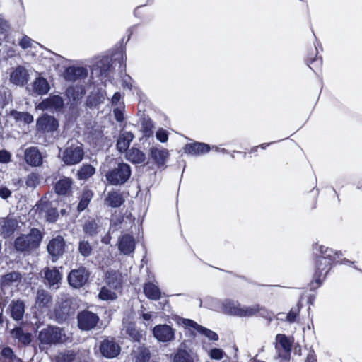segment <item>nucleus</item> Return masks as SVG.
I'll use <instances>...</instances> for the list:
<instances>
[{"instance_id":"24","label":"nucleus","mask_w":362,"mask_h":362,"mask_svg":"<svg viewBox=\"0 0 362 362\" xmlns=\"http://www.w3.org/2000/svg\"><path fill=\"white\" fill-rule=\"evenodd\" d=\"M122 330L123 334H127L134 341H139L142 337V334L135 328L132 322L124 321Z\"/></svg>"},{"instance_id":"54","label":"nucleus","mask_w":362,"mask_h":362,"mask_svg":"<svg viewBox=\"0 0 362 362\" xmlns=\"http://www.w3.org/2000/svg\"><path fill=\"white\" fill-rule=\"evenodd\" d=\"M37 180V176L35 175H30L27 180V185L28 186H34L35 182Z\"/></svg>"},{"instance_id":"63","label":"nucleus","mask_w":362,"mask_h":362,"mask_svg":"<svg viewBox=\"0 0 362 362\" xmlns=\"http://www.w3.org/2000/svg\"><path fill=\"white\" fill-rule=\"evenodd\" d=\"M265 146H266V144H262V145H261V147H262V148H265Z\"/></svg>"},{"instance_id":"3","label":"nucleus","mask_w":362,"mask_h":362,"mask_svg":"<svg viewBox=\"0 0 362 362\" xmlns=\"http://www.w3.org/2000/svg\"><path fill=\"white\" fill-rule=\"evenodd\" d=\"M120 274L117 272H110L107 274V283L108 287L104 286L99 293V298L103 300H112L117 298V293L112 288L117 290L121 284Z\"/></svg>"},{"instance_id":"16","label":"nucleus","mask_w":362,"mask_h":362,"mask_svg":"<svg viewBox=\"0 0 362 362\" xmlns=\"http://www.w3.org/2000/svg\"><path fill=\"white\" fill-rule=\"evenodd\" d=\"M56 317L59 320H64L66 317L74 313L75 308L71 306L70 300H65L55 308Z\"/></svg>"},{"instance_id":"56","label":"nucleus","mask_w":362,"mask_h":362,"mask_svg":"<svg viewBox=\"0 0 362 362\" xmlns=\"http://www.w3.org/2000/svg\"><path fill=\"white\" fill-rule=\"evenodd\" d=\"M305 362H317L316 356L313 351H310L308 354Z\"/></svg>"},{"instance_id":"48","label":"nucleus","mask_w":362,"mask_h":362,"mask_svg":"<svg viewBox=\"0 0 362 362\" xmlns=\"http://www.w3.org/2000/svg\"><path fill=\"white\" fill-rule=\"evenodd\" d=\"M33 43L34 41L27 36L23 37L19 42L21 47L23 49L32 47Z\"/></svg>"},{"instance_id":"44","label":"nucleus","mask_w":362,"mask_h":362,"mask_svg":"<svg viewBox=\"0 0 362 362\" xmlns=\"http://www.w3.org/2000/svg\"><path fill=\"white\" fill-rule=\"evenodd\" d=\"M74 355L71 351L60 353L56 356V362H72Z\"/></svg>"},{"instance_id":"11","label":"nucleus","mask_w":362,"mask_h":362,"mask_svg":"<svg viewBox=\"0 0 362 362\" xmlns=\"http://www.w3.org/2000/svg\"><path fill=\"white\" fill-rule=\"evenodd\" d=\"M89 274L85 268L72 270L69 276V284L74 288H80L88 281Z\"/></svg>"},{"instance_id":"62","label":"nucleus","mask_w":362,"mask_h":362,"mask_svg":"<svg viewBox=\"0 0 362 362\" xmlns=\"http://www.w3.org/2000/svg\"><path fill=\"white\" fill-rule=\"evenodd\" d=\"M215 148V150H216V151H218V147H216V146H213V148Z\"/></svg>"},{"instance_id":"60","label":"nucleus","mask_w":362,"mask_h":362,"mask_svg":"<svg viewBox=\"0 0 362 362\" xmlns=\"http://www.w3.org/2000/svg\"><path fill=\"white\" fill-rule=\"evenodd\" d=\"M3 322V315L2 313H0V324Z\"/></svg>"},{"instance_id":"35","label":"nucleus","mask_w":362,"mask_h":362,"mask_svg":"<svg viewBox=\"0 0 362 362\" xmlns=\"http://www.w3.org/2000/svg\"><path fill=\"white\" fill-rule=\"evenodd\" d=\"M45 277L51 286L57 285L62 279L59 272L57 269H48L45 272Z\"/></svg>"},{"instance_id":"36","label":"nucleus","mask_w":362,"mask_h":362,"mask_svg":"<svg viewBox=\"0 0 362 362\" xmlns=\"http://www.w3.org/2000/svg\"><path fill=\"white\" fill-rule=\"evenodd\" d=\"M18 227V221L16 219L7 218L3 225L2 233L4 236H9Z\"/></svg>"},{"instance_id":"6","label":"nucleus","mask_w":362,"mask_h":362,"mask_svg":"<svg viewBox=\"0 0 362 362\" xmlns=\"http://www.w3.org/2000/svg\"><path fill=\"white\" fill-rule=\"evenodd\" d=\"M181 321L182 325L187 329L192 334H200L211 341L218 340V335L215 332L197 324L196 322L189 319H182Z\"/></svg>"},{"instance_id":"17","label":"nucleus","mask_w":362,"mask_h":362,"mask_svg":"<svg viewBox=\"0 0 362 362\" xmlns=\"http://www.w3.org/2000/svg\"><path fill=\"white\" fill-rule=\"evenodd\" d=\"M50 90V86L46 78L39 76L31 84V91L37 95H45Z\"/></svg>"},{"instance_id":"41","label":"nucleus","mask_w":362,"mask_h":362,"mask_svg":"<svg viewBox=\"0 0 362 362\" xmlns=\"http://www.w3.org/2000/svg\"><path fill=\"white\" fill-rule=\"evenodd\" d=\"M92 196H93L92 192L88 190L85 191L83 193L81 199L80 200V202L78 205V210L79 211L84 210L87 207V206L89 204L90 200L92 198Z\"/></svg>"},{"instance_id":"4","label":"nucleus","mask_w":362,"mask_h":362,"mask_svg":"<svg viewBox=\"0 0 362 362\" xmlns=\"http://www.w3.org/2000/svg\"><path fill=\"white\" fill-rule=\"evenodd\" d=\"M83 157V150L81 144L69 141L67 146L62 154V159L64 163L68 165L78 163Z\"/></svg>"},{"instance_id":"51","label":"nucleus","mask_w":362,"mask_h":362,"mask_svg":"<svg viewBox=\"0 0 362 362\" xmlns=\"http://www.w3.org/2000/svg\"><path fill=\"white\" fill-rule=\"evenodd\" d=\"M47 220L49 222H54L57 217V212L55 209H52L47 212Z\"/></svg>"},{"instance_id":"49","label":"nucleus","mask_w":362,"mask_h":362,"mask_svg":"<svg viewBox=\"0 0 362 362\" xmlns=\"http://www.w3.org/2000/svg\"><path fill=\"white\" fill-rule=\"evenodd\" d=\"M11 153L6 151L1 150L0 151V163H7L11 160Z\"/></svg>"},{"instance_id":"33","label":"nucleus","mask_w":362,"mask_h":362,"mask_svg":"<svg viewBox=\"0 0 362 362\" xmlns=\"http://www.w3.org/2000/svg\"><path fill=\"white\" fill-rule=\"evenodd\" d=\"M50 300L51 297L47 291L44 290L38 291L35 300V307L37 308L47 307Z\"/></svg>"},{"instance_id":"23","label":"nucleus","mask_w":362,"mask_h":362,"mask_svg":"<svg viewBox=\"0 0 362 362\" xmlns=\"http://www.w3.org/2000/svg\"><path fill=\"white\" fill-rule=\"evenodd\" d=\"M143 290L148 298L156 300L160 298L161 292L153 282L149 281L144 284Z\"/></svg>"},{"instance_id":"9","label":"nucleus","mask_w":362,"mask_h":362,"mask_svg":"<svg viewBox=\"0 0 362 362\" xmlns=\"http://www.w3.org/2000/svg\"><path fill=\"white\" fill-rule=\"evenodd\" d=\"M153 337L159 342L168 343L175 338V331L171 326L166 324L156 325L153 329Z\"/></svg>"},{"instance_id":"34","label":"nucleus","mask_w":362,"mask_h":362,"mask_svg":"<svg viewBox=\"0 0 362 362\" xmlns=\"http://www.w3.org/2000/svg\"><path fill=\"white\" fill-rule=\"evenodd\" d=\"M123 202L122 195L117 192H110L105 199L106 204L112 207L119 206Z\"/></svg>"},{"instance_id":"45","label":"nucleus","mask_w":362,"mask_h":362,"mask_svg":"<svg viewBox=\"0 0 362 362\" xmlns=\"http://www.w3.org/2000/svg\"><path fill=\"white\" fill-rule=\"evenodd\" d=\"M207 352L209 356L214 360H221L225 355L224 351L222 349L218 348L210 349Z\"/></svg>"},{"instance_id":"26","label":"nucleus","mask_w":362,"mask_h":362,"mask_svg":"<svg viewBox=\"0 0 362 362\" xmlns=\"http://www.w3.org/2000/svg\"><path fill=\"white\" fill-rule=\"evenodd\" d=\"M126 158L133 163H141L146 160V155L136 148H132L126 153Z\"/></svg>"},{"instance_id":"38","label":"nucleus","mask_w":362,"mask_h":362,"mask_svg":"<svg viewBox=\"0 0 362 362\" xmlns=\"http://www.w3.org/2000/svg\"><path fill=\"white\" fill-rule=\"evenodd\" d=\"M276 341L285 351H290L292 341L286 335L281 334H277L276 337Z\"/></svg>"},{"instance_id":"12","label":"nucleus","mask_w":362,"mask_h":362,"mask_svg":"<svg viewBox=\"0 0 362 362\" xmlns=\"http://www.w3.org/2000/svg\"><path fill=\"white\" fill-rule=\"evenodd\" d=\"M121 348L112 339H105L100 346V351L101 354L107 358H112L119 355Z\"/></svg>"},{"instance_id":"1","label":"nucleus","mask_w":362,"mask_h":362,"mask_svg":"<svg viewBox=\"0 0 362 362\" xmlns=\"http://www.w3.org/2000/svg\"><path fill=\"white\" fill-rule=\"evenodd\" d=\"M223 311L228 315L240 317H250L255 315L260 308L257 305H242L238 302L226 300L222 304Z\"/></svg>"},{"instance_id":"27","label":"nucleus","mask_w":362,"mask_h":362,"mask_svg":"<svg viewBox=\"0 0 362 362\" xmlns=\"http://www.w3.org/2000/svg\"><path fill=\"white\" fill-rule=\"evenodd\" d=\"M20 279V274L16 272H13L3 276L1 279L0 284L2 288H6L17 284Z\"/></svg>"},{"instance_id":"64","label":"nucleus","mask_w":362,"mask_h":362,"mask_svg":"<svg viewBox=\"0 0 362 362\" xmlns=\"http://www.w3.org/2000/svg\"><path fill=\"white\" fill-rule=\"evenodd\" d=\"M312 64H313V63H310V64H309L310 69H313V67L312 66Z\"/></svg>"},{"instance_id":"46","label":"nucleus","mask_w":362,"mask_h":362,"mask_svg":"<svg viewBox=\"0 0 362 362\" xmlns=\"http://www.w3.org/2000/svg\"><path fill=\"white\" fill-rule=\"evenodd\" d=\"M78 250L82 255L87 257L90 255L92 248L88 242L83 240L79 243Z\"/></svg>"},{"instance_id":"53","label":"nucleus","mask_w":362,"mask_h":362,"mask_svg":"<svg viewBox=\"0 0 362 362\" xmlns=\"http://www.w3.org/2000/svg\"><path fill=\"white\" fill-rule=\"evenodd\" d=\"M298 313V308L296 310H291L287 315V320L290 322H293L296 318Z\"/></svg>"},{"instance_id":"5","label":"nucleus","mask_w":362,"mask_h":362,"mask_svg":"<svg viewBox=\"0 0 362 362\" xmlns=\"http://www.w3.org/2000/svg\"><path fill=\"white\" fill-rule=\"evenodd\" d=\"M130 167L127 163H119L117 167L106 175V178L112 185H121L124 183L130 177Z\"/></svg>"},{"instance_id":"28","label":"nucleus","mask_w":362,"mask_h":362,"mask_svg":"<svg viewBox=\"0 0 362 362\" xmlns=\"http://www.w3.org/2000/svg\"><path fill=\"white\" fill-rule=\"evenodd\" d=\"M151 156L159 165H163L168 158V151L165 148L153 147L151 150Z\"/></svg>"},{"instance_id":"13","label":"nucleus","mask_w":362,"mask_h":362,"mask_svg":"<svg viewBox=\"0 0 362 362\" xmlns=\"http://www.w3.org/2000/svg\"><path fill=\"white\" fill-rule=\"evenodd\" d=\"M36 126L39 131L52 132L57 130L59 124L54 117L45 115L37 120Z\"/></svg>"},{"instance_id":"21","label":"nucleus","mask_w":362,"mask_h":362,"mask_svg":"<svg viewBox=\"0 0 362 362\" xmlns=\"http://www.w3.org/2000/svg\"><path fill=\"white\" fill-rule=\"evenodd\" d=\"M135 248V241L132 236L129 235H124L121 237L119 243V250L128 255L134 252Z\"/></svg>"},{"instance_id":"19","label":"nucleus","mask_w":362,"mask_h":362,"mask_svg":"<svg viewBox=\"0 0 362 362\" xmlns=\"http://www.w3.org/2000/svg\"><path fill=\"white\" fill-rule=\"evenodd\" d=\"M64 249V241L62 237L58 236L52 239L47 245L49 253L53 257L61 255Z\"/></svg>"},{"instance_id":"22","label":"nucleus","mask_w":362,"mask_h":362,"mask_svg":"<svg viewBox=\"0 0 362 362\" xmlns=\"http://www.w3.org/2000/svg\"><path fill=\"white\" fill-rule=\"evenodd\" d=\"M25 161L30 165L38 166L42 163V157L35 148H30L25 151Z\"/></svg>"},{"instance_id":"37","label":"nucleus","mask_w":362,"mask_h":362,"mask_svg":"<svg viewBox=\"0 0 362 362\" xmlns=\"http://www.w3.org/2000/svg\"><path fill=\"white\" fill-rule=\"evenodd\" d=\"M11 334L13 337L17 339L21 343L28 344L30 342V334L25 333L21 328H16L12 330Z\"/></svg>"},{"instance_id":"30","label":"nucleus","mask_w":362,"mask_h":362,"mask_svg":"<svg viewBox=\"0 0 362 362\" xmlns=\"http://www.w3.org/2000/svg\"><path fill=\"white\" fill-rule=\"evenodd\" d=\"M71 184L72 182L69 178L61 179L55 185V191L59 194H66L70 191Z\"/></svg>"},{"instance_id":"31","label":"nucleus","mask_w":362,"mask_h":362,"mask_svg":"<svg viewBox=\"0 0 362 362\" xmlns=\"http://www.w3.org/2000/svg\"><path fill=\"white\" fill-rule=\"evenodd\" d=\"M9 115L12 117L18 122L30 124L33 122V117L28 112L11 110L9 112Z\"/></svg>"},{"instance_id":"25","label":"nucleus","mask_w":362,"mask_h":362,"mask_svg":"<svg viewBox=\"0 0 362 362\" xmlns=\"http://www.w3.org/2000/svg\"><path fill=\"white\" fill-rule=\"evenodd\" d=\"M134 139V135L129 132L122 133L117 143V148L120 152H124L129 148Z\"/></svg>"},{"instance_id":"15","label":"nucleus","mask_w":362,"mask_h":362,"mask_svg":"<svg viewBox=\"0 0 362 362\" xmlns=\"http://www.w3.org/2000/svg\"><path fill=\"white\" fill-rule=\"evenodd\" d=\"M64 105L62 97L59 95H52L44 100L36 106V109L40 110H57L61 108Z\"/></svg>"},{"instance_id":"59","label":"nucleus","mask_w":362,"mask_h":362,"mask_svg":"<svg viewBox=\"0 0 362 362\" xmlns=\"http://www.w3.org/2000/svg\"><path fill=\"white\" fill-rule=\"evenodd\" d=\"M250 362H265V361H261V360H259L257 358H252V360H250Z\"/></svg>"},{"instance_id":"42","label":"nucleus","mask_w":362,"mask_h":362,"mask_svg":"<svg viewBox=\"0 0 362 362\" xmlns=\"http://www.w3.org/2000/svg\"><path fill=\"white\" fill-rule=\"evenodd\" d=\"M98 225L95 220L87 221L84 225V231L86 233L93 235L98 233Z\"/></svg>"},{"instance_id":"40","label":"nucleus","mask_w":362,"mask_h":362,"mask_svg":"<svg viewBox=\"0 0 362 362\" xmlns=\"http://www.w3.org/2000/svg\"><path fill=\"white\" fill-rule=\"evenodd\" d=\"M173 362H193V359L187 351L180 349L175 355Z\"/></svg>"},{"instance_id":"18","label":"nucleus","mask_w":362,"mask_h":362,"mask_svg":"<svg viewBox=\"0 0 362 362\" xmlns=\"http://www.w3.org/2000/svg\"><path fill=\"white\" fill-rule=\"evenodd\" d=\"M88 71L83 67L71 66L66 69L64 76L67 81H76L86 77Z\"/></svg>"},{"instance_id":"58","label":"nucleus","mask_w":362,"mask_h":362,"mask_svg":"<svg viewBox=\"0 0 362 362\" xmlns=\"http://www.w3.org/2000/svg\"><path fill=\"white\" fill-rule=\"evenodd\" d=\"M153 314L151 313H143L142 317L144 320L148 321L152 319Z\"/></svg>"},{"instance_id":"10","label":"nucleus","mask_w":362,"mask_h":362,"mask_svg":"<svg viewBox=\"0 0 362 362\" xmlns=\"http://www.w3.org/2000/svg\"><path fill=\"white\" fill-rule=\"evenodd\" d=\"M99 317L93 313L84 311L78 315V325L83 330H90L95 327Z\"/></svg>"},{"instance_id":"55","label":"nucleus","mask_w":362,"mask_h":362,"mask_svg":"<svg viewBox=\"0 0 362 362\" xmlns=\"http://www.w3.org/2000/svg\"><path fill=\"white\" fill-rule=\"evenodd\" d=\"M2 356L7 357V358H11L13 356V351L10 348H5L2 350Z\"/></svg>"},{"instance_id":"7","label":"nucleus","mask_w":362,"mask_h":362,"mask_svg":"<svg viewBox=\"0 0 362 362\" xmlns=\"http://www.w3.org/2000/svg\"><path fill=\"white\" fill-rule=\"evenodd\" d=\"M39 339L44 344L64 342L66 340V335L59 327H48L40 332Z\"/></svg>"},{"instance_id":"20","label":"nucleus","mask_w":362,"mask_h":362,"mask_svg":"<svg viewBox=\"0 0 362 362\" xmlns=\"http://www.w3.org/2000/svg\"><path fill=\"white\" fill-rule=\"evenodd\" d=\"M210 146L204 143L195 142L187 144L185 146V153L189 155H200L209 152Z\"/></svg>"},{"instance_id":"57","label":"nucleus","mask_w":362,"mask_h":362,"mask_svg":"<svg viewBox=\"0 0 362 362\" xmlns=\"http://www.w3.org/2000/svg\"><path fill=\"white\" fill-rule=\"evenodd\" d=\"M121 98V95L119 93H115L112 98V102L113 104L117 103Z\"/></svg>"},{"instance_id":"32","label":"nucleus","mask_w":362,"mask_h":362,"mask_svg":"<svg viewBox=\"0 0 362 362\" xmlns=\"http://www.w3.org/2000/svg\"><path fill=\"white\" fill-rule=\"evenodd\" d=\"M135 362H148L150 358L149 350L144 346H139L133 351Z\"/></svg>"},{"instance_id":"39","label":"nucleus","mask_w":362,"mask_h":362,"mask_svg":"<svg viewBox=\"0 0 362 362\" xmlns=\"http://www.w3.org/2000/svg\"><path fill=\"white\" fill-rule=\"evenodd\" d=\"M95 168L90 165H83L78 172V177L81 180H86L95 173Z\"/></svg>"},{"instance_id":"47","label":"nucleus","mask_w":362,"mask_h":362,"mask_svg":"<svg viewBox=\"0 0 362 362\" xmlns=\"http://www.w3.org/2000/svg\"><path fill=\"white\" fill-rule=\"evenodd\" d=\"M156 136L160 142H166L168 139V132L163 129H159L156 132Z\"/></svg>"},{"instance_id":"29","label":"nucleus","mask_w":362,"mask_h":362,"mask_svg":"<svg viewBox=\"0 0 362 362\" xmlns=\"http://www.w3.org/2000/svg\"><path fill=\"white\" fill-rule=\"evenodd\" d=\"M10 308L11 317L14 320H19L22 318L25 312L24 304L23 302L19 300L12 301L10 305Z\"/></svg>"},{"instance_id":"50","label":"nucleus","mask_w":362,"mask_h":362,"mask_svg":"<svg viewBox=\"0 0 362 362\" xmlns=\"http://www.w3.org/2000/svg\"><path fill=\"white\" fill-rule=\"evenodd\" d=\"M123 110H124L123 107L121 106V107L115 108L113 110L115 117L118 122H122L124 119Z\"/></svg>"},{"instance_id":"8","label":"nucleus","mask_w":362,"mask_h":362,"mask_svg":"<svg viewBox=\"0 0 362 362\" xmlns=\"http://www.w3.org/2000/svg\"><path fill=\"white\" fill-rule=\"evenodd\" d=\"M321 257L317 259V269L323 271L331 264V261L337 260L342 255L341 252H334L332 249L321 245L319 248Z\"/></svg>"},{"instance_id":"2","label":"nucleus","mask_w":362,"mask_h":362,"mask_svg":"<svg viewBox=\"0 0 362 362\" xmlns=\"http://www.w3.org/2000/svg\"><path fill=\"white\" fill-rule=\"evenodd\" d=\"M42 240L40 231L36 228L30 230L29 234L21 235L18 237L14 243L16 250L20 252H30L37 248Z\"/></svg>"},{"instance_id":"43","label":"nucleus","mask_w":362,"mask_h":362,"mask_svg":"<svg viewBox=\"0 0 362 362\" xmlns=\"http://www.w3.org/2000/svg\"><path fill=\"white\" fill-rule=\"evenodd\" d=\"M66 94L69 98H72L74 100H78L83 97L84 93L82 88L77 87L75 94V88L71 87L67 89Z\"/></svg>"},{"instance_id":"61","label":"nucleus","mask_w":362,"mask_h":362,"mask_svg":"<svg viewBox=\"0 0 362 362\" xmlns=\"http://www.w3.org/2000/svg\"><path fill=\"white\" fill-rule=\"evenodd\" d=\"M315 61L318 63V65L320 66L322 64V60L321 59H315Z\"/></svg>"},{"instance_id":"14","label":"nucleus","mask_w":362,"mask_h":362,"mask_svg":"<svg viewBox=\"0 0 362 362\" xmlns=\"http://www.w3.org/2000/svg\"><path fill=\"white\" fill-rule=\"evenodd\" d=\"M28 71L21 66L14 68L10 73V81L17 86H23L28 81Z\"/></svg>"},{"instance_id":"52","label":"nucleus","mask_w":362,"mask_h":362,"mask_svg":"<svg viewBox=\"0 0 362 362\" xmlns=\"http://www.w3.org/2000/svg\"><path fill=\"white\" fill-rule=\"evenodd\" d=\"M11 196V191L3 186H0V197L3 199H6Z\"/></svg>"}]
</instances>
